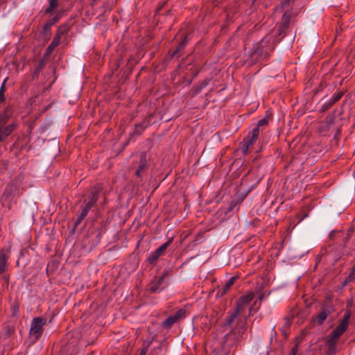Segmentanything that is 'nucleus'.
<instances>
[{
    "mask_svg": "<svg viewBox=\"0 0 355 355\" xmlns=\"http://www.w3.org/2000/svg\"><path fill=\"white\" fill-rule=\"evenodd\" d=\"M46 324V319L44 318H35L31 326L29 338L33 343L37 341L43 331V327Z\"/></svg>",
    "mask_w": 355,
    "mask_h": 355,
    "instance_id": "1",
    "label": "nucleus"
},
{
    "mask_svg": "<svg viewBox=\"0 0 355 355\" xmlns=\"http://www.w3.org/2000/svg\"><path fill=\"white\" fill-rule=\"evenodd\" d=\"M254 297V294L253 292H247L245 294L241 295L236 302L235 309L237 311V313H243Z\"/></svg>",
    "mask_w": 355,
    "mask_h": 355,
    "instance_id": "2",
    "label": "nucleus"
},
{
    "mask_svg": "<svg viewBox=\"0 0 355 355\" xmlns=\"http://www.w3.org/2000/svg\"><path fill=\"white\" fill-rule=\"evenodd\" d=\"M186 315V311L185 309H179L176 313L173 315H171L168 318H167L162 324V326L164 328L169 329L171 327V326L177 322L179 320L184 318Z\"/></svg>",
    "mask_w": 355,
    "mask_h": 355,
    "instance_id": "3",
    "label": "nucleus"
},
{
    "mask_svg": "<svg viewBox=\"0 0 355 355\" xmlns=\"http://www.w3.org/2000/svg\"><path fill=\"white\" fill-rule=\"evenodd\" d=\"M165 275L155 277L149 284L148 289L151 293H157L162 290L165 286Z\"/></svg>",
    "mask_w": 355,
    "mask_h": 355,
    "instance_id": "4",
    "label": "nucleus"
},
{
    "mask_svg": "<svg viewBox=\"0 0 355 355\" xmlns=\"http://www.w3.org/2000/svg\"><path fill=\"white\" fill-rule=\"evenodd\" d=\"M6 123V119L3 118L0 120V142L3 141L14 130L15 125L10 124L3 127Z\"/></svg>",
    "mask_w": 355,
    "mask_h": 355,
    "instance_id": "5",
    "label": "nucleus"
},
{
    "mask_svg": "<svg viewBox=\"0 0 355 355\" xmlns=\"http://www.w3.org/2000/svg\"><path fill=\"white\" fill-rule=\"evenodd\" d=\"M171 241H168L163 245H162L159 248H157L148 258V261L150 263H153L161 255L163 254L164 251L171 244Z\"/></svg>",
    "mask_w": 355,
    "mask_h": 355,
    "instance_id": "6",
    "label": "nucleus"
},
{
    "mask_svg": "<svg viewBox=\"0 0 355 355\" xmlns=\"http://www.w3.org/2000/svg\"><path fill=\"white\" fill-rule=\"evenodd\" d=\"M259 134V129L258 127L254 128L252 131V135L250 138H246L244 140L245 142V148L243 150V153L247 154V151L249 147H250L255 141H257Z\"/></svg>",
    "mask_w": 355,
    "mask_h": 355,
    "instance_id": "7",
    "label": "nucleus"
},
{
    "mask_svg": "<svg viewBox=\"0 0 355 355\" xmlns=\"http://www.w3.org/2000/svg\"><path fill=\"white\" fill-rule=\"evenodd\" d=\"M291 16L292 12L291 11H287L283 15L282 22L279 27V35L284 33L285 30L288 28L290 24Z\"/></svg>",
    "mask_w": 355,
    "mask_h": 355,
    "instance_id": "8",
    "label": "nucleus"
},
{
    "mask_svg": "<svg viewBox=\"0 0 355 355\" xmlns=\"http://www.w3.org/2000/svg\"><path fill=\"white\" fill-rule=\"evenodd\" d=\"M8 248H3L0 252V273L4 272L7 266V259L9 257Z\"/></svg>",
    "mask_w": 355,
    "mask_h": 355,
    "instance_id": "9",
    "label": "nucleus"
},
{
    "mask_svg": "<svg viewBox=\"0 0 355 355\" xmlns=\"http://www.w3.org/2000/svg\"><path fill=\"white\" fill-rule=\"evenodd\" d=\"M236 279V277H232L225 283V284L223 286H222L221 288L219 287L218 291L216 294L217 296L222 297L225 294H226L227 292L230 290V288L233 285Z\"/></svg>",
    "mask_w": 355,
    "mask_h": 355,
    "instance_id": "10",
    "label": "nucleus"
},
{
    "mask_svg": "<svg viewBox=\"0 0 355 355\" xmlns=\"http://www.w3.org/2000/svg\"><path fill=\"white\" fill-rule=\"evenodd\" d=\"M343 334V333H342L340 330L337 329L336 328L332 331L327 341L329 349H334L337 338Z\"/></svg>",
    "mask_w": 355,
    "mask_h": 355,
    "instance_id": "11",
    "label": "nucleus"
},
{
    "mask_svg": "<svg viewBox=\"0 0 355 355\" xmlns=\"http://www.w3.org/2000/svg\"><path fill=\"white\" fill-rule=\"evenodd\" d=\"M147 168V160L146 156L144 153H142L140 157V162L138 168L135 172V175L138 177L141 176L143 171Z\"/></svg>",
    "mask_w": 355,
    "mask_h": 355,
    "instance_id": "12",
    "label": "nucleus"
},
{
    "mask_svg": "<svg viewBox=\"0 0 355 355\" xmlns=\"http://www.w3.org/2000/svg\"><path fill=\"white\" fill-rule=\"evenodd\" d=\"M264 298V295L261 294L258 296L257 300L253 303L252 306L249 308L250 315H252L254 313H256L261 305V301Z\"/></svg>",
    "mask_w": 355,
    "mask_h": 355,
    "instance_id": "13",
    "label": "nucleus"
},
{
    "mask_svg": "<svg viewBox=\"0 0 355 355\" xmlns=\"http://www.w3.org/2000/svg\"><path fill=\"white\" fill-rule=\"evenodd\" d=\"M349 317H350L349 314L346 313L344 315V317H343L342 321L340 322V323L339 324V325L336 327V329L340 330L342 333H343L346 330V329L348 326V320L349 319Z\"/></svg>",
    "mask_w": 355,
    "mask_h": 355,
    "instance_id": "14",
    "label": "nucleus"
},
{
    "mask_svg": "<svg viewBox=\"0 0 355 355\" xmlns=\"http://www.w3.org/2000/svg\"><path fill=\"white\" fill-rule=\"evenodd\" d=\"M60 42V38L58 36L55 35L53 37L52 42L47 47L46 53L50 54L55 49V48L58 46Z\"/></svg>",
    "mask_w": 355,
    "mask_h": 355,
    "instance_id": "15",
    "label": "nucleus"
},
{
    "mask_svg": "<svg viewBox=\"0 0 355 355\" xmlns=\"http://www.w3.org/2000/svg\"><path fill=\"white\" fill-rule=\"evenodd\" d=\"M100 188H94L89 197V202H90V204H92V205H95L96 202L97 201L98 198V193L100 192Z\"/></svg>",
    "mask_w": 355,
    "mask_h": 355,
    "instance_id": "16",
    "label": "nucleus"
},
{
    "mask_svg": "<svg viewBox=\"0 0 355 355\" xmlns=\"http://www.w3.org/2000/svg\"><path fill=\"white\" fill-rule=\"evenodd\" d=\"M187 37H185L184 40L180 44H179V45L178 46L175 51L172 53L171 56L172 57H175V56L180 57L181 55V51L184 48V46L187 44Z\"/></svg>",
    "mask_w": 355,
    "mask_h": 355,
    "instance_id": "17",
    "label": "nucleus"
},
{
    "mask_svg": "<svg viewBox=\"0 0 355 355\" xmlns=\"http://www.w3.org/2000/svg\"><path fill=\"white\" fill-rule=\"evenodd\" d=\"M239 314H240V313H237V311L236 309H234L232 312V313L226 318V320H225L226 325H232L234 323L236 318L237 317V315Z\"/></svg>",
    "mask_w": 355,
    "mask_h": 355,
    "instance_id": "18",
    "label": "nucleus"
},
{
    "mask_svg": "<svg viewBox=\"0 0 355 355\" xmlns=\"http://www.w3.org/2000/svg\"><path fill=\"white\" fill-rule=\"evenodd\" d=\"M58 6V0H49V6L46 9V13H51Z\"/></svg>",
    "mask_w": 355,
    "mask_h": 355,
    "instance_id": "19",
    "label": "nucleus"
},
{
    "mask_svg": "<svg viewBox=\"0 0 355 355\" xmlns=\"http://www.w3.org/2000/svg\"><path fill=\"white\" fill-rule=\"evenodd\" d=\"M69 29V26L67 24H64L63 26L59 27L58 29L56 36H58L60 38H61L62 36L68 33Z\"/></svg>",
    "mask_w": 355,
    "mask_h": 355,
    "instance_id": "20",
    "label": "nucleus"
},
{
    "mask_svg": "<svg viewBox=\"0 0 355 355\" xmlns=\"http://www.w3.org/2000/svg\"><path fill=\"white\" fill-rule=\"evenodd\" d=\"M343 93L342 92L336 93L333 95L332 98L331 100L330 103L328 105V107L334 105L336 102H337L338 100L340 99V98L343 96Z\"/></svg>",
    "mask_w": 355,
    "mask_h": 355,
    "instance_id": "21",
    "label": "nucleus"
},
{
    "mask_svg": "<svg viewBox=\"0 0 355 355\" xmlns=\"http://www.w3.org/2000/svg\"><path fill=\"white\" fill-rule=\"evenodd\" d=\"M88 212L87 211V210H84L83 209L80 214L78 216L76 221L75 222V226L77 227L80 223V222L87 216Z\"/></svg>",
    "mask_w": 355,
    "mask_h": 355,
    "instance_id": "22",
    "label": "nucleus"
},
{
    "mask_svg": "<svg viewBox=\"0 0 355 355\" xmlns=\"http://www.w3.org/2000/svg\"><path fill=\"white\" fill-rule=\"evenodd\" d=\"M6 79L4 80L1 89H0V101H3L4 100V92L6 90L5 85H6Z\"/></svg>",
    "mask_w": 355,
    "mask_h": 355,
    "instance_id": "23",
    "label": "nucleus"
},
{
    "mask_svg": "<svg viewBox=\"0 0 355 355\" xmlns=\"http://www.w3.org/2000/svg\"><path fill=\"white\" fill-rule=\"evenodd\" d=\"M327 317V313L326 311L321 312L318 315V320L320 324H321Z\"/></svg>",
    "mask_w": 355,
    "mask_h": 355,
    "instance_id": "24",
    "label": "nucleus"
},
{
    "mask_svg": "<svg viewBox=\"0 0 355 355\" xmlns=\"http://www.w3.org/2000/svg\"><path fill=\"white\" fill-rule=\"evenodd\" d=\"M146 128V125L144 124H139L135 125V132L139 135Z\"/></svg>",
    "mask_w": 355,
    "mask_h": 355,
    "instance_id": "25",
    "label": "nucleus"
},
{
    "mask_svg": "<svg viewBox=\"0 0 355 355\" xmlns=\"http://www.w3.org/2000/svg\"><path fill=\"white\" fill-rule=\"evenodd\" d=\"M348 279L349 281H353L355 279V265L353 266Z\"/></svg>",
    "mask_w": 355,
    "mask_h": 355,
    "instance_id": "26",
    "label": "nucleus"
},
{
    "mask_svg": "<svg viewBox=\"0 0 355 355\" xmlns=\"http://www.w3.org/2000/svg\"><path fill=\"white\" fill-rule=\"evenodd\" d=\"M267 123H268V121L266 119H262L259 121L257 127H258V128L259 129V127L266 125H267Z\"/></svg>",
    "mask_w": 355,
    "mask_h": 355,
    "instance_id": "27",
    "label": "nucleus"
},
{
    "mask_svg": "<svg viewBox=\"0 0 355 355\" xmlns=\"http://www.w3.org/2000/svg\"><path fill=\"white\" fill-rule=\"evenodd\" d=\"M297 352H298V345H297V344H296L295 346L294 347H293L291 355H297Z\"/></svg>",
    "mask_w": 355,
    "mask_h": 355,
    "instance_id": "28",
    "label": "nucleus"
},
{
    "mask_svg": "<svg viewBox=\"0 0 355 355\" xmlns=\"http://www.w3.org/2000/svg\"><path fill=\"white\" fill-rule=\"evenodd\" d=\"M93 206H94V205L90 204V202H88L87 203V205H85V207L83 208V209L87 210V211L88 212Z\"/></svg>",
    "mask_w": 355,
    "mask_h": 355,
    "instance_id": "29",
    "label": "nucleus"
},
{
    "mask_svg": "<svg viewBox=\"0 0 355 355\" xmlns=\"http://www.w3.org/2000/svg\"><path fill=\"white\" fill-rule=\"evenodd\" d=\"M291 0H282L283 7L287 6L290 3Z\"/></svg>",
    "mask_w": 355,
    "mask_h": 355,
    "instance_id": "30",
    "label": "nucleus"
},
{
    "mask_svg": "<svg viewBox=\"0 0 355 355\" xmlns=\"http://www.w3.org/2000/svg\"><path fill=\"white\" fill-rule=\"evenodd\" d=\"M12 332H13L12 329V328H10V327H8V330H7V334H8V336L11 335V334H12Z\"/></svg>",
    "mask_w": 355,
    "mask_h": 355,
    "instance_id": "31",
    "label": "nucleus"
},
{
    "mask_svg": "<svg viewBox=\"0 0 355 355\" xmlns=\"http://www.w3.org/2000/svg\"><path fill=\"white\" fill-rule=\"evenodd\" d=\"M146 349H143L140 354V355H146Z\"/></svg>",
    "mask_w": 355,
    "mask_h": 355,
    "instance_id": "32",
    "label": "nucleus"
},
{
    "mask_svg": "<svg viewBox=\"0 0 355 355\" xmlns=\"http://www.w3.org/2000/svg\"><path fill=\"white\" fill-rule=\"evenodd\" d=\"M254 52L259 53V51L258 50H255Z\"/></svg>",
    "mask_w": 355,
    "mask_h": 355,
    "instance_id": "33",
    "label": "nucleus"
},
{
    "mask_svg": "<svg viewBox=\"0 0 355 355\" xmlns=\"http://www.w3.org/2000/svg\"><path fill=\"white\" fill-rule=\"evenodd\" d=\"M94 1H96L97 0H93Z\"/></svg>",
    "mask_w": 355,
    "mask_h": 355,
    "instance_id": "34",
    "label": "nucleus"
}]
</instances>
